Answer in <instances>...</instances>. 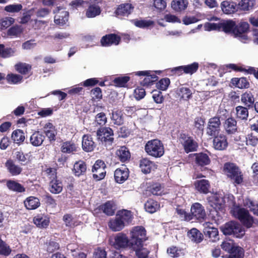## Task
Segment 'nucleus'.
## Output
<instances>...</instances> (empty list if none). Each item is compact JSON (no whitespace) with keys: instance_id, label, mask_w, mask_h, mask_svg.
Returning a JSON list of instances; mask_svg holds the SVG:
<instances>
[{"instance_id":"1","label":"nucleus","mask_w":258,"mask_h":258,"mask_svg":"<svg viewBox=\"0 0 258 258\" xmlns=\"http://www.w3.org/2000/svg\"><path fill=\"white\" fill-rule=\"evenodd\" d=\"M235 28V23L232 20L224 21L219 23H206L204 25V29L206 31H222L226 33H232L233 35Z\"/></svg>"},{"instance_id":"2","label":"nucleus","mask_w":258,"mask_h":258,"mask_svg":"<svg viewBox=\"0 0 258 258\" xmlns=\"http://www.w3.org/2000/svg\"><path fill=\"white\" fill-rule=\"evenodd\" d=\"M145 150L149 155L155 158L161 157L164 153L163 145L157 139L149 141L145 145Z\"/></svg>"},{"instance_id":"3","label":"nucleus","mask_w":258,"mask_h":258,"mask_svg":"<svg viewBox=\"0 0 258 258\" xmlns=\"http://www.w3.org/2000/svg\"><path fill=\"white\" fill-rule=\"evenodd\" d=\"M130 234V244L131 247H138V245L142 244L147 240L146 231L142 226L134 227L131 231Z\"/></svg>"},{"instance_id":"4","label":"nucleus","mask_w":258,"mask_h":258,"mask_svg":"<svg viewBox=\"0 0 258 258\" xmlns=\"http://www.w3.org/2000/svg\"><path fill=\"white\" fill-rule=\"evenodd\" d=\"M46 173L50 180L49 184V190L53 194H57L62 190L63 185L62 182L56 177L55 170L52 168H48L46 170Z\"/></svg>"},{"instance_id":"5","label":"nucleus","mask_w":258,"mask_h":258,"mask_svg":"<svg viewBox=\"0 0 258 258\" xmlns=\"http://www.w3.org/2000/svg\"><path fill=\"white\" fill-rule=\"evenodd\" d=\"M207 201L210 206L216 211L222 210L226 204L225 195L223 192L213 194L207 198Z\"/></svg>"},{"instance_id":"6","label":"nucleus","mask_w":258,"mask_h":258,"mask_svg":"<svg viewBox=\"0 0 258 258\" xmlns=\"http://www.w3.org/2000/svg\"><path fill=\"white\" fill-rule=\"evenodd\" d=\"M231 213L247 227H250L252 226L253 220L247 210L244 208L235 207L231 210Z\"/></svg>"},{"instance_id":"7","label":"nucleus","mask_w":258,"mask_h":258,"mask_svg":"<svg viewBox=\"0 0 258 258\" xmlns=\"http://www.w3.org/2000/svg\"><path fill=\"white\" fill-rule=\"evenodd\" d=\"M225 174L237 184L241 183L243 181L242 175L237 166L233 163H226L224 166Z\"/></svg>"},{"instance_id":"8","label":"nucleus","mask_w":258,"mask_h":258,"mask_svg":"<svg viewBox=\"0 0 258 258\" xmlns=\"http://www.w3.org/2000/svg\"><path fill=\"white\" fill-rule=\"evenodd\" d=\"M98 139L106 146L112 145L113 142V132L110 127L99 128L97 132Z\"/></svg>"},{"instance_id":"9","label":"nucleus","mask_w":258,"mask_h":258,"mask_svg":"<svg viewBox=\"0 0 258 258\" xmlns=\"http://www.w3.org/2000/svg\"><path fill=\"white\" fill-rule=\"evenodd\" d=\"M222 230L225 235L233 234L236 237H239L244 234V231L241 226L234 222L226 224L222 228Z\"/></svg>"},{"instance_id":"10","label":"nucleus","mask_w":258,"mask_h":258,"mask_svg":"<svg viewBox=\"0 0 258 258\" xmlns=\"http://www.w3.org/2000/svg\"><path fill=\"white\" fill-rule=\"evenodd\" d=\"M180 143L183 145L186 153L196 150L198 145L192 138L185 134H181L179 138Z\"/></svg>"},{"instance_id":"11","label":"nucleus","mask_w":258,"mask_h":258,"mask_svg":"<svg viewBox=\"0 0 258 258\" xmlns=\"http://www.w3.org/2000/svg\"><path fill=\"white\" fill-rule=\"evenodd\" d=\"M109 243L115 248L119 249L127 246L129 240L125 234L119 233L114 238L109 239Z\"/></svg>"},{"instance_id":"12","label":"nucleus","mask_w":258,"mask_h":258,"mask_svg":"<svg viewBox=\"0 0 258 258\" xmlns=\"http://www.w3.org/2000/svg\"><path fill=\"white\" fill-rule=\"evenodd\" d=\"M221 121L220 117L215 116L210 118L208 121L207 134L210 136H214L220 131Z\"/></svg>"},{"instance_id":"13","label":"nucleus","mask_w":258,"mask_h":258,"mask_svg":"<svg viewBox=\"0 0 258 258\" xmlns=\"http://www.w3.org/2000/svg\"><path fill=\"white\" fill-rule=\"evenodd\" d=\"M54 23L56 25L63 26L68 21L69 12L61 7H57L54 10Z\"/></svg>"},{"instance_id":"14","label":"nucleus","mask_w":258,"mask_h":258,"mask_svg":"<svg viewBox=\"0 0 258 258\" xmlns=\"http://www.w3.org/2000/svg\"><path fill=\"white\" fill-rule=\"evenodd\" d=\"M248 27L249 25L247 22H242L237 26L235 25L234 35L236 37H238L242 42H246L248 38L245 34V32L247 31Z\"/></svg>"},{"instance_id":"15","label":"nucleus","mask_w":258,"mask_h":258,"mask_svg":"<svg viewBox=\"0 0 258 258\" xmlns=\"http://www.w3.org/2000/svg\"><path fill=\"white\" fill-rule=\"evenodd\" d=\"M190 211L192 219L195 218L198 220H201L206 216L204 207L199 203H195L192 205Z\"/></svg>"},{"instance_id":"16","label":"nucleus","mask_w":258,"mask_h":258,"mask_svg":"<svg viewBox=\"0 0 258 258\" xmlns=\"http://www.w3.org/2000/svg\"><path fill=\"white\" fill-rule=\"evenodd\" d=\"M213 141V146L217 150H224L228 146V141L226 136L222 134L214 136Z\"/></svg>"},{"instance_id":"17","label":"nucleus","mask_w":258,"mask_h":258,"mask_svg":"<svg viewBox=\"0 0 258 258\" xmlns=\"http://www.w3.org/2000/svg\"><path fill=\"white\" fill-rule=\"evenodd\" d=\"M128 169L125 167L118 168L114 172L115 180L119 183H123L128 178Z\"/></svg>"},{"instance_id":"18","label":"nucleus","mask_w":258,"mask_h":258,"mask_svg":"<svg viewBox=\"0 0 258 258\" xmlns=\"http://www.w3.org/2000/svg\"><path fill=\"white\" fill-rule=\"evenodd\" d=\"M33 222L38 227L45 228L48 226L50 219L47 215L39 214L34 217Z\"/></svg>"},{"instance_id":"19","label":"nucleus","mask_w":258,"mask_h":258,"mask_svg":"<svg viewBox=\"0 0 258 258\" xmlns=\"http://www.w3.org/2000/svg\"><path fill=\"white\" fill-rule=\"evenodd\" d=\"M82 148L84 151L89 152L93 151L96 145L90 135H85L82 137Z\"/></svg>"},{"instance_id":"20","label":"nucleus","mask_w":258,"mask_h":258,"mask_svg":"<svg viewBox=\"0 0 258 258\" xmlns=\"http://www.w3.org/2000/svg\"><path fill=\"white\" fill-rule=\"evenodd\" d=\"M120 40V37L117 35L110 34L103 36L101 40V43L103 46H108L112 44L117 45Z\"/></svg>"},{"instance_id":"21","label":"nucleus","mask_w":258,"mask_h":258,"mask_svg":"<svg viewBox=\"0 0 258 258\" xmlns=\"http://www.w3.org/2000/svg\"><path fill=\"white\" fill-rule=\"evenodd\" d=\"M5 166L8 172L12 176H17L21 174L22 171V168L18 165H16L12 159L8 160Z\"/></svg>"},{"instance_id":"22","label":"nucleus","mask_w":258,"mask_h":258,"mask_svg":"<svg viewBox=\"0 0 258 258\" xmlns=\"http://www.w3.org/2000/svg\"><path fill=\"white\" fill-rule=\"evenodd\" d=\"M150 73L149 71H139L136 73V75L146 76L141 82L143 86H150L157 80V76L155 75H149Z\"/></svg>"},{"instance_id":"23","label":"nucleus","mask_w":258,"mask_h":258,"mask_svg":"<svg viewBox=\"0 0 258 258\" xmlns=\"http://www.w3.org/2000/svg\"><path fill=\"white\" fill-rule=\"evenodd\" d=\"M207 226L204 229V232L206 236H208L212 242H215L219 240L218 231L216 228L209 226L208 223L206 224Z\"/></svg>"},{"instance_id":"24","label":"nucleus","mask_w":258,"mask_h":258,"mask_svg":"<svg viewBox=\"0 0 258 258\" xmlns=\"http://www.w3.org/2000/svg\"><path fill=\"white\" fill-rule=\"evenodd\" d=\"M196 189L200 193L206 194L209 192L210 185L208 180L201 179L197 180L195 183Z\"/></svg>"},{"instance_id":"25","label":"nucleus","mask_w":258,"mask_h":258,"mask_svg":"<svg viewBox=\"0 0 258 258\" xmlns=\"http://www.w3.org/2000/svg\"><path fill=\"white\" fill-rule=\"evenodd\" d=\"M221 8L223 13L226 14H233L237 10V5L236 3L228 1L222 2L221 4Z\"/></svg>"},{"instance_id":"26","label":"nucleus","mask_w":258,"mask_h":258,"mask_svg":"<svg viewBox=\"0 0 258 258\" xmlns=\"http://www.w3.org/2000/svg\"><path fill=\"white\" fill-rule=\"evenodd\" d=\"M134 9L131 4L124 3L120 5L117 8L116 13L118 16H127Z\"/></svg>"},{"instance_id":"27","label":"nucleus","mask_w":258,"mask_h":258,"mask_svg":"<svg viewBox=\"0 0 258 258\" xmlns=\"http://www.w3.org/2000/svg\"><path fill=\"white\" fill-rule=\"evenodd\" d=\"M224 127L228 134H233L237 130V122L233 118H228L225 120Z\"/></svg>"},{"instance_id":"28","label":"nucleus","mask_w":258,"mask_h":258,"mask_svg":"<svg viewBox=\"0 0 258 258\" xmlns=\"http://www.w3.org/2000/svg\"><path fill=\"white\" fill-rule=\"evenodd\" d=\"M6 186L9 190L13 191L22 192L25 191V188L22 185L14 180H6Z\"/></svg>"},{"instance_id":"29","label":"nucleus","mask_w":258,"mask_h":258,"mask_svg":"<svg viewBox=\"0 0 258 258\" xmlns=\"http://www.w3.org/2000/svg\"><path fill=\"white\" fill-rule=\"evenodd\" d=\"M24 205L28 210H35L40 206V203L38 198L31 196L24 201Z\"/></svg>"},{"instance_id":"30","label":"nucleus","mask_w":258,"mask_h":258,"mask_svg":"<svg viewBox=\"0 0 258 258\" xmlns=\"http://www.w3.org/2000/svg\"><path fill=\"white\" fill-rule=\"evenodd\" d=\"M45 139V136L39 132H34L30 138V143L35 147L41 146Z\"/></svg>"},{"instance_id":"31","label":"nucleus","mask_w":258,"mask_h":258,"mask_svg":"<svg viewBox=\"0 0 258 258\" xmlns=\"http://www.w3.org/2000/svg\"><path fill=\"white\" fill-rule=\"evenodd\" d=\"M44 133L48 137L50 141H54L56 135V131L53 125L50 122H48L45 124L43 127Z\"/></svg>"},{"instance_id":"32","label":"nucleus","mask_w":258,"mask_h":258,"mask_svg":"<svg viewBox=\"0 0 258 258\" xmlns=\"http://www.w3.org/2000/svg\"><path fill=\"white\" fill-rule=\"evenodd\" d=\"M125 225L122 221H121L116 215L114 218L110 220L108 223L109 227L113 231H119L122 230Z\"/></svg>"},{"instance_id":"33","label":"nucleus","mask_w":258,"mask_h":258,"mask_svg":"<svg viewBox=\"0 0 258 258\" xmlns=\"http://www.w3.org/2000/svg\"><path fill=\"white\" fill-rule=\"evenodd\" d=\"M116 215L124 223V225L129 224L133 219L131 212L126 210L119 211Z\"/></svg>"},{"instance_id":"34","label":"nucleus","mask_w":258,"mask_h":258,"mask_svg":"<svg viewBox=\"0 0 258 258\" xmlns=\"http://www.w3.org/2000/svg\"><path fill=\"white\" fill-rule=\"evenodd\" d=\"M154 166V163L147 158H143L140 161V167L144 173H150Z\"/></svg>"},{"instance_id":"35","label":"nucleus","mask_w":258,"mask_h":258,"mask_svg":"<svg viewBox=\"0 0 258 258\" xmlns=\"http://www.w3.org/2000/svg\"><path fill=\"white\" fill-rule=\"evenodd\" d=\"M86 169V165L83 161L80 160L74 164L73 171L76 176H80L84 174Z\"/></svg>"},{"instance_id":"36","label":"nucleus","mask_w":258,"mask_h":258,"mask_svg":"<svg viewBox=\"0 0 258 258\" xmlns=\"http://www.w3.org/2000/svg\"><path fill=\"white\" fill-rule=\"evenodd\" d=\"M176 93L180 99L188 100L192 97L191 90L185 87H181L177 89Z\"/></svg>"},{"instance_id":"37","label":"nucleus","mask_w":258,"mask_h":258,"mask_svg":"<svg viewBox=\"0 0 258 258\" xmlns=\"http://www.w3.org/2000/svg\"><path fill=\"white\" fill-rule=\"evenodd\" d=\"M187 235L192 241L197 243L201 242L203 239V234L196 228L191 229Z\"/></svg>"},{"instance_id":"38","label":"nucleus","mask_w":258,"mask_h":258,"mask_svg":"<svg viewBox=\"0 0 258 258\" xmlns=\"http://www.w3.org/2000/svg\"><path fill=\"white\" fill-rule=\"evenodd\" d=\"M116 156L121 162H125L131 157L129 150L124 146L121 147L116 152Z\"/></svg>"},{"instance_id":"39","label":"nucleus","mask_w":258,"mask_h":258,"mask_svg":"<svg viewBox=\"0 0 258 258\" xmlns=\"http://www.w3.org/2000/svg\"><path fill=\"white\" fill-rule=\"evenodd\" d=\"M101 13L100 7L95 4L90 5L86 10V15L88 18H94Z\"/></svg>"},{"instance_id":"40","label":"nucleus","mask_w":258,"mask_h":258,"mask_svg":"<svg viewBox=\"0 0 258 258\" xmlns=\"http://www.w3.org/2000/svg\"><path fill=\"white\" fill-rule=\"evenodd\" d=\"M187 5L188 2L186 0H173L171 4V8L177 12L184 10Z\"/></svg>"},{"instance_id":"41","label":"nucleus","mask_w":258,"mask_h":258,"mask_svg":"<svg viewBox=\"0 0 258 258\" xmlns=\"http://www.w3.org/2000/svg\"><path fill=\"white\" fill-rule=\"evenodd\" d=\"M160 208V205L157 202L150 199L145 204L146 211L150 213H154Z\"/></svg>"},{"instance_id":"42","label":"nucleus","mask_w":258,"mask_h":258,"mask_svg":"<svg viewBox=\"0 0 258 258\" xmlns=\"http://www.w3.org/2000/svg\"><path fill=\"white\" fill-rule=\"evenodd\" d=\"M241 101L244 105L249 107L253 104L254 98L250 92H246L241 95Z\"/></svg>"},{"instance_id":"43","label":"nucleus","mask_w":258,"mask_h":258,"mask_svg":"<svg viewBox=\"0 0 258 258\" xmlns=\"http://www.w3.org/2000/svg\"><path fill=\"white\" fill-rule=\"evenodd\" d=\"M196 162L199 165L203 166L208 165L210 159L207 154L201 153L196 155Z\"/></svg>"},{"instance_id":"44","label":"nucleus","mask_w":258,"mask_h":258,"mask_svg":"<svg viewBox=\"0 0 258 258\" xmlns=\"http://www.w3.org/2000/svg\"><path fill=\"white\" fill-rule=\"evenodd\" d=\"M150 190L153 195L156 196H161L168 193L164 187L158 183L153 184L151 186Z\"/></svg>"},{"instance_id":"45","label":"nucleus","mask_w":258,"mask_h":258,"mask_svg":"<svg viewBox=\"0 0 258 258\" xmlns=\"http://www.w3.org/2000/svg\"><path fill=\"white\" fill-rule=\"evenodd\" d=\"M198 68V63L194 62L190 64L178 67L177 69L183 70V72L185 74H192L197 72Z\"/></svg>"},{"instance_id":"46","label":"nucleus","mask_w":258,"mask_h":258,"mask_svg":"<svg viewBox=\"0 0 258 258\" xmlns=\"http://www.w3.org/2000/svg\"><path fill=\"white\" fill-rule=\"evenodd\" d=\"M132 248L136 251V254L139 258H147L149 253V251L146 248L143 247V243L138 245V247Z\"/></svg>"},{"instance_id":"47","label":"nucleus","mask_w":258,"mask_h":258,"mask_svg":"<svg viewBox=\"0 0 258 258\" xmlns=\"http://www.w3.org/2000/svg\"><path fill=\"white\" fill-rule=\"evenodd\" d=\"M11 137L14 142L18 144L24 142L25 140L24 134L21 130L14 131L12 134Z\"/></svg>"},{"instance_id":"48","label":"nucleus","mask_w":258,"mask_h":258,"mask_svg":"<svg viewBox=\"0 0 258 258\" xmlns=\"http://www.w3.org/2000/svg\"><path fill=\"white\" fill-rule=\"evenodd\" d=\"M77 146L75 144L71 142H66L62 143L61 147L62 152L64 153H72L76 151Z\"/></svg>"},{"instance_id":"49","label":"nucleus","mask_w":258,"mask_h":258,"mask_svg":"<svg viewBox=\"0 0 258 258\" xmlns=\"http://www.w3.org/2000/svg\"><path fill=\"white\" fill-rule=\"evenodd\" d=\"M243 205L244 207L249 208L254 215L258 216V204L257 203L249 199H245L243 201Z\"/></svg>"},{"instance_id":"50","label":"nucleus","mask_w":258,"mask_h":258,"mask_svg":"<svg viewBox=\"0 0 258 258\" xmlns=\"http://www.w3.org/2000/svg\"><path fill=\"white\" fill-rule=\"evenodd\" d=\"M236 116L242 120H246L248 116V111L247 108L238 106L236 107Z\"/></svg>"},{"instance_id":"51","label":"nucleus","mask_w":258,"mask_h":258,"mask_svg":"<svg viewBox=\"0 0 258 258\" xmlns=\"http://www.w3.org/2000/svg\"><path fill=\"white\" fill-rule=\"evenodd\" d=\"M111 119L115 124H122L123 122L122 112L118 110L113 111L112 113Z\"/></svg>"},{"instance_id":"52","label":"nucleus","mask_w":258,"mask_h":258,"mask_svg":"<svg viewBox=\"0 0 258 258\" xmlns=\"http://www.w3.org/2000/svg\"><path fill=\"white\" fill-rule=\"evenodd\" d=\"M101 209L104 213L109 216L113 215L115 212L113 203L111 201L105 203L102 206Z\"/></svg>"},{"instance_id":"53","label":"nucleus","mask_w":258,"mask_h":258,"mask_svg":"<svg viewBox=\"0 0 258 258\" xmlns=\"http://www.w3.org/2000/svg\"><path fill=\"white\" fill-rule=\"evenodd\" d=\"M167 253L172 257H178L184 255L183 250L178 248L175 246H172L167 250Z\"/></svg>"},{"instance_id":"54","label":"nucleus","mask_w":258,"mask_h":258,"mask_svg":"<svg viewBox=\"0 0 258 258\" xmlns=\"http://www.w3.org/2000/svg\"><path fill=\"white\" fill-rule=\"evenodd\" d=\"M133 22L136 26L141 28H148L153 25L154 23L153 21L150 20H134L133 21Z\"/></svg>"},{"instance_id":"55","label":"nucleus","mask_w":258,"mask_h":258,"mask_svg":"<svg viewBox=\"0 0 258 258\" xmlns=\"http://www.w3.org/2000/svg\"><path fill=\"white\" fill-rule=\"evenodd\" d=\"M229 253V258H243L244 255L243 249L238 246H235Z\"/></svg>"},{"instance_id":"56","label":"nucleus","mask_w":258,"mask_h":258,"mask_svg":"<svg viewBox=\"0 0 258 258\" xmlns=\"http://www.w3.org/2000/svg\"><path fill=\"white\" fill-rule=\"evenodd\" d=\"M23 77L22 76L17 74H10L6 77L8 83L12 84H16L21 82Z\"/></svg>"},{"instance_id":"57","label":"nucleus","mask_w":258,"mask_h":258,"mask_svg":"<svg viewBox=\"0 0 258 258\" xmlns=\"http://www.w3.org/2000/svg\"><path fill=\"white\" fill-rule=\"evenodd\" d=\"M232 83L239 88H247L248 86V83L244 78H233L232 79Z\"/></svg>"},{"instance_id":"58","label":"nucleus","mask_w":258,"mask_h":258,"mask_svg":"<svg viewBox=\"0 0 258 258\" xmlns=\"http://www.w3.org/2000/svg\"><path fill=\"white\" fill-rule=\"evenodd\" d=\"M63 220L67 227L72 228L78 225V222L70 214L64 215L63 217Z\"/></svg>"},{"instance_id":"59","label":"nucleus","mask_w":258,"mask_h":258,"mask_svg":"<svg viewBox=\"0 0 258 258\" xmlns=\"http://www.w3.org/2000/svg\"><path fill=\"white\" fill-rule=\"evenodd\" d=\"M11 251L12 249L10 246L6 242L0 239V254L8 256Z\"/></svg>"},{"instance_id":"60","label":"nucleus","mask_w":258,"mask_h":258,"mask_svg":"<svg viewBox=\"0 0 258 258\" xmlns=\"http://www.w3.org/2000/svg\"><path fill=\"white\" fill-rule=\"evenodd\" d=\"M254 6V0H242L239 4V8L243 11H248Z\"/></svg>"},{"instance_id":"61","label":"nucleus","mask_w":258,"mask_h":258,"mask_svg":"<svg viewBox=\"0 0 258 258\" xmlns=\"http://www.w3.org/2000/svg\"><path fill=\"white\" fill-rule=\"evenodd\" d=\"M130 80V77L128 76H121L115 78L113 80V83L116 86L124 87L126 83Z\"/></svg>"},{"instance_id":"62","label":"nucleus","mask_w":258,"mask_h":258,"mask_svg":"<svg viewBox=\"0 0 258 258\" xmlns=\"http://www.w3.org/2000/svg\"><path fill=\"white\" fill-rule=\"evenodd\" d=\"M92 171L93 173V177L96 180H100L105 177L106 174L105 168H101L94 170V169L92 168Z\"/></svg>"},{"instance_id":"63","label":"nucleus","mask_w":258,"mask_h":258,"mask_svg":"<svg viewBox=\"0 0 258 258\" xmlns=\"http://www.w3.org/2000/svg\"><path fill=\"white\" fill-rule=\"evenodd\" d=\"M16 70L22 74H27L31 69V66L26 63H20L15 66Z\"/></svg>"},{"instance_id":"64","label":"nucleus","mask_w":258,"mask_h":258,"mask_svg":"<svg viewBox=\"0 0 258 258\" xmlns=\"http://www.w3.org/2000/svg\"><path fill=\"white\" fill-rule=\"evenodd\" d=\"M170 83V81L169 78L162 79L157 83V87L161 90L165 91L168 88Z\"/></svg>"}]
</instances>
